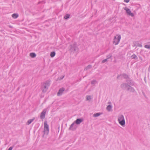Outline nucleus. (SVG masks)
Returning <instances> with one entry per match:
<instances>
[{"label": "nucleus", "mask_w": 150, "mask_h": 150, "mask_svg": "<svg viewBox=\"0 0 150 150\" xmlns=\"http://www.w3.org/2000/svg\"><path fill=\"white\" fill-rule=\"evenodd\" d=\"M50 80H48L42 83L41 88L43 93L46 92L50 84Z\"/></svg>", "instance_id": "1"}, {"label": "nucleus", "mask_w": 150, "mask_h": 150, "mask_svg": "<svg viewBox=\"0 0 150 150\" xmlns=\"http://www.w3.org/2000/svg\"><path fill=\"white\" fill-rule=\"evenodd\" d=\"M118 121L119 123L122 126L125 125V121L123 115H119L118 117Z\"/></svg>", "instance_id": "2"}, {"label": "nucleus", "mask_w": 150, "mask_h": 150, "mask_svg": "<svg viewBox=\"0 0 150 150\" xmlns=\"http://www.w3.org/2000/svg\"><path fill=\"white\" fill-rule=\"evenodd\" d=\"M121 36L120 35H117L115 36L114 39L113 43L115 44V45L118 44L120 40Z\"/></svg>", "instance_id": "3"}, {"label": "nucleus", "mask_w": 150, "mask_h": 150, "mask_svg": "<svg viewBox=\"0 0 150 150\" xmlns=\"http://www.w3.org/2000/svg\"><path fill=\"white\" fill-rule=\"evenodd\" d=\"M69 50L71 52L77 51L78 48L75 44H72L70 46Z\"/></svg>", "instance_id": "4"}, {"label": "nucleus", "mask_w": 150, "mask_h": 150, "mask_svg": "<svg viewBox=\"0 0 150 150\" xmlns=\"http://www.w3.org/2000/svg\"><path fill=\"white\" fill-rule=\"evenodd\" d=\"M44 133L48 134L49 132V126L46 121L44 122Z\"/></svg>", "instance_id": "5"}, {"label": "nucleus", "mask_w": 150, "mask_h": 150, "mask_svg": "<svg viewBox=\"0 0 150 150\" xmlns=\"http://www.w3.org/2000/svg\"><path fill=\"white\" fill-rule=\"evenodd\" d=\"M124 9L126 11L127 13L130 16L132 17L134 16V14L131 13V11L127 7H125L124 8Z\"/></svg>", "instance_id": "6"}, {"label": "nucleus", "mask_w": 150, "mask_h": 150, "mask_svg": "<svg viewBox=\"0 0 150 150\" xmlns=\"http://www.w3.org/2000/svg\"><path fill=\"white\" fill-rule=\"evenodd\" d=\"M77 127V126L76 125H75V122H74L70 125V126L69 128V129L72 130V131H74L76 129Z\"/></svg>", "instance_id": "7"}, {"label": "nucleus", "mask_w": 150, "mask_h": 150, "mask_svg": "<svg viewBox=\"0 0 150 150\" xmlns=\"http://www.w3.org/2000/svg\"><path fill=\"white\" fill-rule=\"evenodd\" d=\"M47 109H45L41 112L40 115V118L41 119H43L45 118V115Z\"/></svg>", "instance_id": "8"}, {"label": "nucleus", "mask_w": 150, "mask_h": 150, "mask_svg": "<svg viewBox=\"0 0 150 150\" xmlns=\"http://www.w3.org/2000/svg\"><path fill=\"white\" fill-rule=\"evenodd\" d=\"M129 85L127 83H123L121 84L120 87L122 89H125L126 88L127 89L129 87Z\"/></svg>", "instance_id": "9"}, {"label": "nucleus", "mask_w": 150, "mask_h": 150, "mask_svg": "<svg viewBox=\"0 0 150 150\" xmlns=\"http://www.w3.org/2000/svg\"><path fill=\"white\" fill-rule=\"evenodd\" d=\"M64 90V88L63 87L60 88L57 93V96H61Z\"/></svg>", "instance_id": "10"}, {"label": "nucleus", "mask_w": 150, "mask_h": 150, "mask_svg": "<svg viewBox=\"0 0 150 150\" xmlns=\"http://www.w3.org/2000/svg\"><path fill=\"white\" fill-rule=\"evenodd\" d=\"M83 120L79 118L77 119L74 122L77 125H79V124Z\"/></svg>", "instance_id": "11"}, {"label": "nucleus", "mask_w": 150, "mask_h": 150, "mask_svg": "<svg viewBox=\"0 0 150 150\" xmlns=\"http://www.w3.org/2000/svg\"><path fill=\"white\" fill-rule=\"evenodd\" d=\"M127 90L132 92H133L135 91V90L132 87L130 86V85L129 86V87L127 88Z\"/></svg>", "instance_id": "12"}, {"label": "nucleus", "mask_w": 150, "mask_h": 150, "mask_svg": "<svg viewBox=\"0 0 150 150\" xmlns=\"http://www.w3.org/2000/svg\"><path fill=\"white\" fill-rule=\"evenodd\" d=\"M126 81L129 85L133 86L134 85V83L131 80H127Z\"/></svg>", "instance_id": "13"}, {"label": "nucleus", "mask_w": 150, "mask_h": 150, "mask_svg": "<svg viewBox=\"0 0 150 150\" xmlns=\"http://www.w3.org/2000/svg\"><path fill=\"white\" fill-rule=\"evenodd\" d=\"M120 76H122L125 79H127L129 78L128 76V75L125 74H122L120 75Z\"/></svg>", "instance_id": "14"}, {"label": "nucleus", "mask_w": 150, "mask_h": 150, "mask_svg": "<svg viewBox=\"0 0 150 150\" xmlns=\"http://www.w3.org/2000/svg\"><path fill=\"white\" fill-rule=\"evenodd\" d=\"M102 113H96L94 114L93 115V116L94 117H97L100 115Z\"/></svg>", "instance_id": "15"}, {"label": "nucleus", "mask_w": 150, "mask_h": 150, "mask_svg": "<svg viewBox=\"0 0 150 150\" xmlns=\"http://www.w3.org/2000/svg\"><path fill=\"white\" fill-rule=\"evenodd\" d=\"M112 108V106L110 105H109L106 108L107 110L109 111H110Z\"/></svg>", "instance_id": "16"}, {"label": "nucleus", "mask_w": 150, "mask_h": 150, "mask_svg": "<svg viewBox=\"0 0 150 150\" xmlns=\"http://www.w3.org/2000/svg\"><path fill=\"white\" fill-rule=\"evenodd\" d=\"M70 16V15L69 14H66L64 16V18L65 19L67 20L69 18Z\"/></svg>", "instance_id": "17"}, {"label": "nucleus", "mask_w": 150, "mask_h": 150, "mask_svg": "<svg viewBox=\"0 0 150 150\" xmlns=\"http://www.w3.org/2000/svg\"><path fill=\"white\" fill-rule=\"evenodd\" d=\"M18 16V15L16 13H14L12 15V17L14 18H17Z\"/></svg>", "instance_id": "18"}, {"label": "nucleus", "mask_w": 150, "mask_h": 150, "mask_svg": "<svg viewBox=\"0 0 150 150\" xmlns=\"http://www.w3.org/2000/svg\"><path fill=\"white\" fill-rule=\"evenodd\" d=\"M30 56L32 58L35 57H36V55L34 53H30Z\"/></svg>", "instance_id": "19"}, {"label": "nucleus", "mask_w": 150, "mask_h": 150, "mask_svg": "<svg viewBox=\"0 0 150 150\" xmlns=\"http://www.w3.org/2000/svg\"><path fill=\"white\" fill-rule=\"evenodd\" d=\"M34 120V119H31L28 120L27 122V124L28 125H30Z\"/></svg>", "instance_id": "20"}, {"label": "nucleus", "mask_w": 150, "mask_h": 150, "mask_svg": "<svg viewBox=\"0 0 150 150\" xmlns=\"http://www.w3.org/2000/svg\"><path fill=\"white\" fill-rule=\"evenodd\" d=\"M91 67L92 65H89L85 68L84 70H87L88 69H89L91 68Z\"/></svg>", "instance_id": "21"}, {"label": "nucleus", "mask_w": 150, "mask_h": 150, "mask_svg": "<svg viewBox=\"0 0 150 150\" xmlns=\"http://www.w3.org/2000/svg\"><path fill=\"white\" fill-rule=\"evenodd\" d=\"M112 57V55L111 54H108L106 56L107 59H108Z\"/></svg>", "instance_id": "22"}, {"label": "nucleus", "mask_w": 150, "mask_h": 150, "mask_svg": "<svg viewBox=\"0 0 150 150\" xmlns=\"http://www.w3.org/2000/svg\"><path fill=\"white\" fill-rule=\"evenodd\" d=\"M55 55V53L54 52H52L50 53V56L52 57H54Z\"/></svg>", "instance_id": "23"}, {"label": "nucleus", "mask_w": 150, "mask_h": 150, "mask_svg": "<svg viewBox=\"0 0 150 150\" xmlns=\"http://www.w3.org/2000/svg\"><path fill=\"white\" fill-rule=\"evenodd\" d=\"M86 99L87 100H90L91 99V96H86Z\"/></svg>", "instance_id": "24"}, {"label": "nucleus", "mask_w": 150, "mask_h": 150, "mask_svg": "<svg viewBox=\"0 0 150 150\" xmlns=\"http://www.w3.org/2000/svg\"><path fill=\"white\" fill-rule=\"evenodd\" d=\"M131 57L132 59H135L136 58H137V57L135 54L132 55L131 56Z\"/></svg>", "instance_id": "25"}, {"label": "nucleus", "mask_w": 150, "mask_h": 150, "mask_svg": "<svg viewBox=\"0 0 150 150\" xmlns=\"http://www.w3.org/2000/svg\"><path fill=\"white\" fill-rule=\"evenodd\" d=\"M144 47L148 49H150V45H146L144 46Z\"/></svg>", "instance_id": "26"}, {"label": "nucleus", "mask_w": 150, "mask_h": 150, "mask_svg": "<svg viewBox=\"0 0 150 150\" xmlns=\"http://www.w3.org/2000/svg\"><path fill=\"white\" fill-rule=\"evenodd\" d=\"M96 82V81L95 80H93L91 81V84H94Z\"/></svg>", "instance_id": "27"}, {"label": "nucleus", "mask_w": 150, "mask_h": 150, "mask_svg": "<svg viewBox=\"0 0 150 150\" xmlns=\"http://www.w3.org/2000/svg\"><path fill=\"white\" fill-rule=\"evenodd\" d=\"M108 61V59H104L103 60L102 62V63H103L105 62H107Z\"/></svg>", "instance_id": "28"}, {"label": "nucleus", "mask_w": 150, "mask_h": 150, "mask_svg": "<svg viewBox=\"0 0 150 150\" xmlns=\"http://www.w3.org/2000/svg\"><path fill=\"white\" fill-rule=\"evenodd\" d=\"M64 77V76H61L60 78H59L58 79L59 80H61Z\"/></svg>", "instance_id": "29"}, {"label": "nucleus", "mask_w": 150, "mask_h": 150, "mask_svg": "<svg viewBox=\"0 0 150 150\" xmlns=\"http://www.w3.org/2000/svg\"><path fill=\"white\" fill-rule=\"evenodd\" d=\"M129 1L130 0H124V1L125 2L127 3L129 2Z\"/></svg>", "instance_id": "30"}, {"label": "nucleus", "mask_w": 150, "mask_h": 150, "mask_svg": "<svg viewBox=\"0 0 150 150\" xmlns=\"http://www.w3.org/2000/svg\"><path fill=\"white\" fill-rule=\"evenodd\" d=\"M13 149V147L11 146L9 147L8 150H12Z\"/></svg>", "instance_id": "31"}, {"label": "nucleus", "mask_w": 150, "mask_h": 150, "mask_svg": "<svg viewBox=\"0 0 150 150\" xmlns=\"http://www.w3.org/2000/svg\"><path fill=\"white\" fill-rule=\"evenodd\" d=\"M148 71L150 72V66H149V67L148 69Z\"/></svg>", "instance_id": "32"}, {"label": "nucleus", "mask_w": 150, "mask_h": 150, "mask_svg": "<svg viewBox=\"0 0 150 150\" xmlns=\"http://www.w3.org/2000/svg\"><path fill=\"white\" fill-rule=\"evenodd\" d=\"M120 76V75H117V79H118L119 77Z\"/></svg>", "instance_id": "33"}, {"label": "nucleus", "mask_w": 150, "mask_h": 150, "mask_svg": "<svg viewBox=\"0 0 150 150\" xmlns=\"http://www.w3.org/2000/svg\"><path fill=\"white\" fill-rule=\"evenodd\" d=\"M108 103V104H110V103H111V102H109Z\"/></svg>", "instance_id": "34"}]
</instances>
